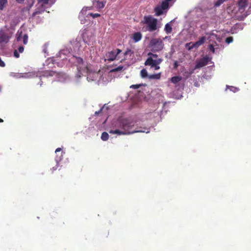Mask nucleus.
<instances>
[{
  "label": "nucleus",
  "instance_id": "c9c22d12",
  "mask_svg": "<svg viewBox=\"0 0 251 251\" xmlns=\"http://www.w3.org/2000/svg\"><path fill=\"white\" fill-rule=\"evenodd\" d=\"M57 168V165H56V166L53 167L51 169V171H52V173L53 172V171H55Z\"/></svg>",
  "mask_w": 251,
  "mask_h": 251
},
{
  "label": "nucleus",
  "instance_id": "20e7f679",
  "mask_svg": "<svg viewBox=\"0 0 251 251\" xmlns=\"http://www.w3.org/2000/svg\"><path fill=\"white\" fill-rule=\"evenodd\" d=\"M157 20L151 16H145L143 21L147 25V30L151 32L157 29Z\"/></svg>",
  "mask_w": 251,
  "mask_h": 251
},
{
  "label": "nucleus",
  "instance_id": "423d86ee",
  "mask_svg": "<svg viewBox=\"0 0 251 251\" xmlns=\"http://www.w3.org/2000/svg\"><path fill=\"white\" fill-rule=\"evenodd\" d=\"M122 52L120 49H117L107 52L104 56V60L108 61H113L119 57V54Z\"/></svg>",
  "mask_w": 251,
  "mask_h": 251
},
{
  "label": "nucleus",
  "instance_id": "72a5a7b5",
  "mask_svg": "<svg viewBox=\"0 0 251 251\" xmlns=\"http://www.w3.org/2000/svg\"><path fill=\"white\" fill-rule=\"evenodd\" d=\"M14 55L16 58H18L19 57V54L16 50H15L14 52Z\"/></svg>",
  "mask_w": 251,
  "mask_h": 251
},
{
  "label": "nucleus",
  "instance_id": "dca6fc26",
  "mask_svg": "<svg viewBox=\"0 0 251 251\" xmlns=\"http://www.w3.org/2000/svg\"><path fill=\"white\" fill-rule=\"evenodd\" d=\"M109 132L111 134H117L119 135H126V132H125V131H123L121 128V129H116L115 130H110L109 131Z\"/></svg>",
  "mask_w": 251,
  "mask_h": 251
},
{
  "label": "nucleus",
  "instance_id": "7c9ffc66",
  "mask_svg": "<svg viewBox=\"0 0 251 251\" xmlns=\"http://www.w3.org/2000/svg\"><path fill=\"white\" fill-rule=\"evenodd\" d=\"M228 87L231 91L234 92H236L238 90V89L237 88L233 86H229Z\"/></svg>",
  "mask_w": 251,
  "mask_h": 251
},
{
  "label": "nucleus",
  "instance_id": "e433bc0d",
  "mask_svg": "<svg viewBox=\"0 0 251 251\" xmlns=\"http://www.w3.org/2000/svg\"><path fill=\"white\" fill-rule=\"evenodd\" d=\"M62 150L61 148H58L56 149L55 150V153H57V152L60 151Z\"/></svg>",
  "mask_w": 251,
  "mask_h": 251
},
{
  "label": "nucleus",
  "instance_id": "bb28decb",
  "mask_svg": "<svg viewBox=\"0 0 251 251\" xmlns=\"http://www.w3.org/2000/svg\"><path fill=\"white\" fill-rule=\"evenodd\" d=\"M49 0H38V4L41 3L42 5L48 4Z\"/></svg>",
  "mask_w": 251,
  "mask_h": 251
},
{
  "label": "nucleus",
  "instance_id": "6ab92c4d",
  "mask_svg": "<svg viewBox=\"0 0 251 251\" xmlns=\"http://www.w3.org/2000/svg\"><path fill=\"white\" fill-rule=\"evenodd\" d=\"M134 53V51L133 50H132L130 49L127 48L126 51V52L124 53L125 55L126 56V57H131Z\"/></svg>",
  "mask_w": 251,
  "mask_h": 251
},
{
  "label": "nucleus",
  "instance_id": "a18cd8bd",
  "mask_svg": "<svg viewBox=\"0 0 251 251\" xmlns=\"http://www.w3.org/2000/svg\"><path fill=\"white\" fill-rule=\"evenodd\" d=\"M49 75H52V74H51V72L50 73Z\"/></svg>",
  "mask_w": 251,
  "mask_h": 251
},
{
  "label": "nucleus",
  "instance_id": "9b49d317",
  "mask_svg": "<svg viewBox=\"0 0 251 251\" xmlns=\"http://www.w3.org/2000/svg\"><path fill=\"white\" fill-rule=\"evenodd\" d=\"M161 61V59L159 58L157 55L150 53L145 63H160Z\"/></svg>",
  "mask_w": 251,
  "mask_h": 251
},
{
  "label": "nucleus",
  "instance_id": "4c0bfd02",
  "mask_svg": "<svg viewBox=\"0 0 251 251\" xmlns=\"http://www.w3.org/2000/svg\"><path fill=\"white\" fill-rule=\"evenodd\" d=\"M21 33H20V35H18V36H17V40L18 41H20V39H21Z\"/></svg>",
  "mask_w": 251,
  "mask_h": 251
},
{
  "label": "nucleus",
  "instance_id": "79ce46f5",
  "mask_svg": "<svg viewBox=\"0 0 251 251\" xmlns=\"http://www.w3.org/2000/svg\"><path fill=\"white\" fill-rule=\"evenodd\" d=\"M178 66V64H174V68L175 69H176L177 67Z\"/></svg>",
  "mask_w": 251,
  "mask_h": 251
},
{
  "label": "nucleus",
  "instance_id": "1a4fd4ad",
  "mask_svg": "<svg viewBox=\"0 0 251 251\" xmlns=\"http://www.w3.org/2000/svg\"><path fill=\"white\" fill-rule=\"evenodd\" d=\"M90 9H91L90 7H86V8H83L81 10V12L79 13V18L80 19L81 23H82V24L84 23V21H83L82 18H84V16H85V15H86L87 17L88 15H90V16H92L93 18H95L100 16V15L98 13L93 14L92 13H89L87 14L86 12H87V10H90Z\"/></svg>",
  "mask_w": 251,
  "mask_h": 251
},
{
  "label": "nucleus",
  "instance_id": "2f4dec72",
  "mask_svg": "<svg viewBox=\"0 0 251 251\" xmlns=\"http://www.w3.org/2000/svg\"><path fill=\"white\" fill-rule=\"evenodd\" d=\"M104 105L98 111H96L95 113V115H98L99 114H100L102 112L103 109L104 108Z\"/></svg>",
  "mask_w": 251,
  "mask_h": 251
},
{
  "label": "nucleus",
  "instance_id": "ea45409f",
  "mask_svg": "<svg viewBox=\"0 0 251 251\" xmlns=\"http://www.w3.org/2000/svg\"><path fill=\"white\" fill-rule=\"evenodd\" d=\"M43 51L44 53H46L47 51V47H45L43 49Z\"/></svg>",
  "mask_w": 251,
  "mask_h": 251
},
{
  "label": "nucleus",
  "instance_id": "f257e3e1",
  "mask_svg": "<svg viewBox=\"0 0 251 251\" xmlns=\"http://www.w3.org/2000/svg\"><path fill=\"white\" fill-rule=\"evenodd\" d=\"M217 31L207 33V40L209 41V50L212 53H218L220 50L223 49L222 38L217 34Z\"/></svg>",
  "mask_w": 251,
  "mask_h": 251
},
{
  "label": "nucleus",
  "instance_id": "58836bf2",
  "mask_svg": "<svg viewBox=\"0 0 251 251\" xmlns=\"http://www.w3.org/2000/svg\"><path fill=\"white\" fill-rule=\"evenodd\" d=\"M18 3H22L24 2V0H16Z\"/></svg>",
  "mask_w": 251,
  "mask_h": 251
},
{
  "label": "nucleus",
  "instance_id": "6e6552de",
  "mask_svg": "<svg viewBox=\"0 0 251 251\" xmlns=\"http://www.w3.org/2000/svg\"><path fill=\"white\" fill-rule=\"evenodd\" d=\"M207 39V37H201L197 42L195 43H189L186 45V47L189 50H191L193 48H197L201 45H202L206 39Z\"/></svg>",
  "mask_w": 251,
  "mask_h": 251
},
{
  "label": "nucleus",
  "instance_id": "4be33fe9",
  "mask_svg": "<svg viewBox=\"0 0 251 251\" xmlns=\"http://www.w3.org/2000/svg\"><path fill=\"white\" fill-rule=\"evenodd\" d=\"M165 30L166 33H170L172 31V27L171 25L169 24H167L165 26Z\"/></svg>",
  "mask_w": 251,
  "mask_h": 251
},
{
  "label": "nucleus",
  "instance_id": "cd10ccee",
  "mask_svg": "<svg viewBox=\"0 0 251 251\" xmlns=\"http://www.w3.org/2000/svg\"><path fill=\"white\" fill-rule=\"evenodd\" d=\"M233 39L232 37H228L226 39V42L227 44H230L233 42Z\"/></svg>",
  "mask_w": 251,
  "mask_h": 251
},
{
  "label": "nucleus",
  "instance_id": "c756f323",
  "mask_svg": "<svg viewBox=\"0 0 251 251\" xmlns=\"http://www.w3.org/2000/svg\"><path fill=\"white\" fill-rule=\"evenodd\" d=\"M207 64H196V65L195 66V69H198V68L202 67Z\"/></svg>",
  "mask_w": 251,
  "mask_h": 251
},
{
  "label": "nucleus",
  "instance_id": "473e14b6",
  "mask_svg": "<svg viewBox=\"0 0 251 251\" xmlns=\"http://www.w3.org/2000/svg\"><path fill=\"white\" fill-rule=\"evenodd\" d=\"M24 50V47L23 46H20L18 48L19 52H20V53L23 52Z\"/></svg>",
  "mask_w": 251,
  "mask_h": 251
},
{
  "label": "nucleus",
  "instance_id": "c85d7f7f",
  "mask_svg": "<svg viewBox=\"0 0 251 251\" xmlns=\"http://www.w3.org/2000/svg\"><path fill=\"white\" fill-rule=\"evenodd\" d=\"M28 41V36L26 34H25L23 36V43L24 44H26Z\"/></svg>",
  "mask_w": 251,
  "mask_h": 251
},
{
  "label": "nucleus",
  "instance_id": "37998d69",
  "mask_svg": "<svg viewBox=\"0 0 251 251\" xmlns=\"http://www.w3.org/2000/svg\"><path fill=\"white\" fill-rule=\"evenodd\" d=\"M5 64H0V66L2 67H3L5 66Z\"/></svg>",
  "mask_w": 251,
  "mask_h": 251
},
{
  "label": "nucleus",
  "instance_id": "b1692460",
  "mask_svg": "<svg viewBox=\"0 0 251 251\" xmlns=\"http://www.w3.org/2000/svg\"><path fill=\"white\" fill-rule=\"evenodd\" d=\"M96 5L99 8H102L104 6L105 3L103 1H98Z\"/></svg>",
  "mask_w": 251,
  "mask_h": 251
},
{
  "label": "nucleus",
  "instance_id": "5701e85b",
  "mask_svg": "<svg viewBox=\"0 0 251 251\" xmlns=\"http://www.w3.org/2000/svg\"><path fill=\"white\" fill-rule=\"evenodd\" d=\"M7 2V0H0V9L2 10Z\"/></svg>",
  "mask_w": 251,
  "mask_h": 251
},
{
  "label": "nucleus",
  "instance_id": "39448f33",
  "mask_svg": "<svg viewBox=\"0 0 251 251\" xmlns=\"http://www.w3.org/2000/svg\"><path fill=\"white\" fill-rule=\"evenodd\" d=\"M149 47L153 51H158L162 50L164 47V44L160 38H153L152 39L150 43Z\"/></svg>",
  "mask_w": 251,
  "mask_h": 251
},
{
  "label": "nucleus",
  "instance_id": "a878e982",
  "mask_svg": "<svg viewBox=\"0 0 251 251\" xmlns=\"http://www.w3.org/2000/svg\"><path fill=\"white\" fill-rule=\"evenodd\" d=\"M144 85H145V84H143L132 85L130 86V88H133V89H138L139 87H140L141 86H144Z\"/></svg>",
  "mask_w": 251,
  "mask_h": 251
},
{
  "label": "nucleus",
  "instance_id": "c03bdc74",
  "mask_svg": "<svg viewBox=\"0 0 251 251\" xmlns=\"http://www.w3.org/2000/svg\"><path fill=\"white\" fill-rule=\"evenodd\" d=\"M3 122V120L2 119L0 118V123H2Z\"/></svg>",
  "mask_w": 251,
  "mask_h": 251
},
{
  "label": "nucleus",
  "instance_id": "f03ea898",
  "mask_svg": "<svg viewBox=\"0 0 251 251\" xmlns=\"http://www.w3.org/2000/svg\"><path fill=\"white\" fill-rule=\"evenodd\" d=\"M70 49L67 48L61 50L56 57L57 59L54 60L53 61L57 62V63L60 61H67L70 63H82L83 62V60L81 57L72 55L70 53Z\"/></svg>",
  "mask_w": 251,
  "mask_h": 251
},
{
  "label": "nucleus",
  "instance_id": "a211bd4d",
  "mask_svg": "<svg viewBox=\"0 0 251 251\" xmlns=\"http://www.w3.org/2000/svg\"><path fill=\"white\" fill-rule=\"evenodd\" d=\"M182 79V77L180 76H175L172 77L170 80L171 81L174 83L176 84L177 83L179 82Z\"/></svg>",
  "mask_w": 251,
  "mask_h": 251
},
{
  "label": "nucleus",
  "instance_id": "f8f14e48",
  "mask_svg": "<svg viewBox=\"0 0 251 251\" xmlns=\"http://www.w3.org/2000/svg\"><path fill=\"white\" fill-rule=\"evenodd\" d=\"M10 37L2 30L0 31V44L2 46L8 42Z\"/></svg>",
  "mask_w": 251,
  "mask_h": 251
},
{
  "label": "nucleus",
  "instance_id": "ddd939ff",
  "mask_svg": "<svg viewBox=\"0 0 251 251\" xmlns=\"http://www.w3.org/2000/svg\"><path fill=\"white\" fill-rule=\"evenodd\" d=\"M77 69L79 73L81 75H83V73H87L89 72V69L87 66L85 64H78L77 65Z\"/></svg>",
  "mask_w": 251,
  "mask_h": 251
},
{
  "label": "nucleus",
  "instance_id": "9d476101",
  "mask_svg": "<svg viewBox=\"0 0 251 251\" xmlns=\"http://www.w3.org/2000/svg\"><path fill=\"white\" fill-rule=\"evenodd\" d=\"M147 69V68L143 69L141 71L140 75L142 78L148 77L150 79H159L160 78V76H161L160 73L156 74L148 75Z\"/></svg>",
  "mask_w": 251,
  "mask_h": 251
},
{
  "label": "nucleus",
  "instance_id": "f704fd0d",
  "mask_svg": "<svg viewBox=\"0 0 251 251\" xmlns=\"http://www.w3.org/2000/svg\"><path fill=\"white\" fill-rule=\"evenodd\" d=\"M34 3V1L32 0L31 2L30 3H29L28 8L30 9L33 6Z\"/></svg>",
  "mask_w": 251,
  "mask_h": 251
},
{
  "label": "nucleus",
  "instance_id": "393cba45",
  "mask_svg": "<svg viewBox=\"0 0 251 251\" xmlns=\"http://www.w3.org/2000/svg\"><path fill=\"white\" fill-rule=\"evenodd\" d=\"M203 61L202 63H209L211 61V58L207 56H205L203 58Z\"/></svg>",
  "mask_w": 251,
  "mask_h": 251
},
{
  "label": "nucleus",
  "instance_id": "412c9836",
  "mask_svg": "<svg viewBox=\"0 0 251 251\" xmlns=\"http://www.w3.org/2000/svg\"><path fill=\"white\" fill-rule=\"evenodd\" d=\"M109 138V135L106 132H103L101 135V139L102 140L106 141Z\"/></svg>",
  "mask_w": 251,
  "mask_h": 251
},
{
  "label": "nucleus",
  "instance_id": "aec40b11",
  "mask_svg": "<svg viewBox=\"0 0 251 251\" xmlns=\"http://www.w3.org/2000/svg\"><path fill=\"white\" fill-rule=\"evenodd\" d=\"M123 68V67L122 66H118L116 68H113L110 70L109 73H121L122 69Z\"/></svg>",
  "mask_w": 251,
  "mask_h": 251
},
{
  "label": "nucleus",
  "instance_id": "4468645a",
  "mask_svg": "<svg viewBox=\"0 0 251 251\" xmlns=\"http://www.w3.org/2000/svg\"><path fill=\"white\" fill-rule=\"evenodd\" d=\"M146 65H149V68L147 67L150 71H154L159 69V64H145Z\"/></svg>",
  "mask_w": 251,
  "mask_h": 251
},
{
  "label": "nucleus",
  "instance_id": "7ed1b4c3",
  "mask_svg": "<svg viewBox=\"0 0 251 251\" xmlns=\"http://www.w3.org/2000/svg\"><path fill=\"white\" fill-rule=\"evenodd\" d=\"M134 124L132 121L127 119H124L119 122L118 127L121 128L123 131L126 132V135L133 134L136 132H144L142 130H132Z\"/></svg>",
  "mask_w": 251,
  "mask_h": 251
},
{
  "label": "nucleus",
  "instance_id": "0eeeda50",
  "mask_svg": "<svg viewBox=\"0 0 251 251\" xmlns=\"http://www.w3.org/2000/svg\"><path fill=\"white\" fill-rule=\"evenodd\" d=\"M169 6L166 2H162L161 4L157 6L155 8V15L160 16L165 14L168 11Z\"/></svg>",
  "mask_w": 251,
  "mask_h": 251
},
{
  "label": "nucleus",
  "instance_id": "2eb2a0df",
  "mask_svg": "<svg viewBox=\"0 0 251 251\" xmlns=\"http://www.w3.org/2000/svg\"><path fill=\"white\" fill-rule=\"evenodd\" d=\"M142 37L141 33L139 32H137L133 34L132 38L134 42L136 43L139 41L141 39Z\"/></svg>",
  "mask_w": 251,
  "mask_h": 251
},
{
  "label": "nucleus",
  "instance_id": "f3484780",
  "mask_svg": "<svg viewBox=\"0 0 251 251\" xmlns=\"http://www.w3.org/2000/svg\"><path fill=\"white\" fill-rule=\"evenodd\" d=\"M248 0H239L238 6L240 9H244L247 6Z\"/></svg>",
  "mask_w": 251,
  "mask_h": 251
},
{
  "label": "nucleus",
  "instance_id": "a19ab883",
  "mask_svg": "<svg viewBox=\"0 0 251 251\" xmlns=\"http://www.w3.org/2000/svg\"><path fill=\"white\" fill-rule=\"evenodd\" d=\"M172 0H164L163 2H166L168 4H169V2L171 1ZM169 6V5H168Z\"/></svg>",
  "mask_w": 251,
  "mask_h": 251
}]
</instances>
